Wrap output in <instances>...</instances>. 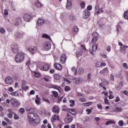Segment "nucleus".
Instances as JSON below:
<instances>
[{
	"instance_id": "nucleus-1",
	"label": "nucleus",
	"mask_w": 128,
	"mask_h": 128,
	"mask_svg": "<svg viewBox=\"0 0 128 128\" xmlns=\"http://www.w3.org/2000/svg\"><path fill=\"white\" fill-rule=\"evenodd\" d=\"M24 60V54L23 52H18L15 57L16 62H22Z\"/></svg>"
},
{
	"instance_id": "nucleus-2",
	"label": "nucleus",
	"mask_w": 128,
	"mask_h": 128,
	"mask_svg": "<svg viewBox=\"0 0 128 128\" xmlns=\"http://www.w3.org/2000/svg\"><path fill=\"white\" fill-rule=\"evenodd\" d=\"M74 117L68 113H67V116L64 119V122L66 124H70L72 122Z\"/></svg>"
},
{
	"instance_id": "nucleus-3",
	"label": "nucleus",
	"mask_w": 128,
	"mask_h": 128,
	"mask_svg": "<svg viewBox=\"0 0 128 128\" xmlns=\"http://www.w3.org/2000/svg\"><path fill=\"white\" fill-rule=\"evenodd\" d=\"M86 50V47L84 46V45L81 46V49L78 50L76 52V58H80V56H82V54L84 50Z\"/></svg>"
},
{
	"instance_id": "nucleus-4",
	"label": "nucleus",
	"mask_w": 128,
	"mask_h": 128,
	"mask_svg": "<svg viewBox=\"0 0 128 128\" xmlns=\"http://www.w3.org/2000/svg\"><path fill=\"white\" fill-rule=\"evenodd\" d=\"M50 48H52V44L50 43V42H46L44 45V49L45 50H50Z\"/></svg>"
},
{
	"instance_id": "nucleus-5",
	"label": "nucleus",
	"mask_w": 128,
	"mask_h": 128,
	"mask_svg": "<svg viewBox=\"0 0 128 128\" xmlns=\"http://www.w3.org/2000/svg\"><path fill=\"white\" fill-rule=\"evenodd\" d=\"M38 68H40L41 70H48L50 69V66L47 64L42 65V64H39L38 66Z\"/></svg>"
},
{
	"instance_id": "nucleus-6",
	"label": "nucleus",
	"mask_w": 128,
	"mask_h": 128,
	"mask_svg": "<svg viewBox=\"0 0 128 128\" xmlns=\"http://www.w3.org/2000/svg\"><path fill=\"white\" fill-rule=\"evenodd\" d=\"M11 104L14 108H16L20 106V104L18 100H16V99L12 98L10 100Z\"/></svg>"
},
{
	"instance_id": "nucleus-7",
	"label": "nucleus",
	"mask_w": 128,
	"mask_h": 128,
	"mask_svg": "<svg viewBox=\"0 0 128 128\" xmlns=\"http://www.w3.org/2000/svg\"><path fill=\"white\" fill-rule=\"evenodd\" d=\"M72 80H73L76 84H82V82H84L82 78L74 77H73V78H72Z\"/></svg>"
},
{
	"instance_id": "nucleus-8",
	"label": "nucleus",
	"mask_w": 128,
	"mask_h": 128,
	"mask_svg": "<svg viewBox=\"0 0 128 128\" xmlns=\"http://www.w3.org/2000/svg\"><path fill=\"white\" fill-rule=\"evenodd\" d=\"M28 122H30V124H32V122H34V114L29 112L28 114Z\"/></svg>"
},
{
	"instance_id": "nucleus-9",
	"label": "nucleus",
	"mask_w": 128,
	"mask_h": 128,
	"mask_svg": "<svg viewBox=\"0 0 128 128\" xmlns=\"http://www.w3.org/2000/svg\"><path fill=\"white\" fill-rule=\"evenodd\" d=\"M14 80H12V78L10 76H8L5 79V82L7 84H12Z\"/></svg>"
},
{
	"instance_id": "nucleus-10",
	"label": "nucleus",
	"mask_w": 128,
	"mask_h": 128,
	"mask_svg": "<svg viewBox=\"0 0 128 128\" xmlns=\"http://www.w3.org/2000/svg\"><path fill=\"white\" fill-rule=\"evenodd\" d=\"M66 60V56L64 54H62L60 58L61 64H64Z\"/></svg>"
},
{
	"instance_id": "nucleus-11",
	"label": "nucleus",
	"mask_w": 128,
	"mask_h": 128,
	"mask_svg": "<svg viewBox=\"0 0 128 128\" xmlns=\"http://www.w3.org/2000/svg\"><path fill=\"white\" fill-rule=\"evenodd\" d=\"M12 50L14 54H16L18 52V46L17 44L13 45L12 46Z\"/></svg>"
},
{
	"instance_id": "nucleus-12",
	"label": "nucleus",
	"mask_w": 128,
	"mask_h": 128,
	"mask_svg": "<svg viewBox=\"0 0 128 128\" xmlns=\"http://www.w3.org/2000/svg\"><path fill=\"white\" fill-rule=\"evenodd\" d=\"M56 120H60V116L55 114L52 116L51 122H54Z\"/></svg>"
},
{
	"instance_id": "nucleus-13",
	"label": "nucleus",
	"mask_w": 128,
	"mask_h": 128,
	"mask_svg": "<svg viewBox=\"0 0 128 128\" xmlns=\"http://www.w3.org/2000/svg\"><path fill=\"white\" fill-rule=\"evenodd\" d=\"M24 18V20L27 22H28L32 20V16L30 14H26Z\"/></svg>"
},
{
	"instance_id": "nucleus-14",
	"label": "nucleus",
	"mask_w": 128,
	"mask_h": 128,
	"mask_svg": "<svg viewBox=\"0 0 128 128\" xmlns=\"http://www.w3.org/2000/svg\"><path fill=\"white\" fill-rule=\"evenodd\" d=\"M90 11L85 10L84 12H83V16H84V18H88L89 16H90Z\"/></svg>"
},
{
	"instance_id": "nucleus-15",
	"label": "nucleus",
	"mask_w": 128,
	"mask_h": 128,
	"mask_svg": "<svg viewBox=\"0 0 128 128\" xmlns=\"http://www.w3.org/2000/svg\"><path fill=\"white\" fill-rule=\"evenodd\" d=\"M45 20L42 18H40L38 20V24L39 26H44V24L45 22Z\"/></svg>"
},
{
	"instance_id": "nucleus-16",
	"label": "nucleus",
	"mask_w": 128,
	"mask_h": 128,
	"mask_svg": "<svg viewBox=\"0 0 128 128\" xmlns=\"http://www.w3.org/2000/svg\"><path fill=\"white\" fill-rule=\"evenodd\" d=\"M54 68H55L58 70H62V64L58 63L54 64Z\"/></svg>"
},
{
	"instance_id": "nucleus-17",
	"label": "nucleus",
	"mask_w": 128,
	"mask_h": 128,
	"mask_svg": "<svg viewBox=\"0 0 128 128\" xmlns=\"http://www.w3.org/2000/svg\"><path fill=\"white\" fill-rule=\"evenodd\" d=\"M27 50L30 52H31V54H34V52H36V49L35 47L30 46L28 48Z\"/></svg>"
},
{
	"instance_id": "nucleus-18",
	"label": "nucleus",
	"mask_w": 128,
	"mask_h": 128,
	"mask_svg": "<svg viewBox=\"0 0 128 128\" xmlns=\"http://www.w3.org/2000/svg\"><path fill=\"white\" fill-rule=\"evenodd\" d=\"M72 0H67V4L66 6V10H70L72 8Z\"/></svg>"
},
{
	"instance_id": "nucleus-19",
	"label": "nucleus",
	"mask_w": 128,
	"mask_h": 128,
	"mask_svg": "<svg viewBox=\"0 0 128 128\" xmlns=\"http://www.w3.org/2000/svg\"><path fill=\"white\" fill-rule=\"evenodd\" d=\"M52 112L55 114H59L60 113V108L56 106H54L52 107Z\"/></svg>"
},
{
	"instance_id": "nucleus-20",
	"label": "nucleus",
	"mask_w": 128,
	"mask_h": 128,
	"mask_svg": "<svg viewBox=\"0 0 128 128\" xmlns=\"http://www.w3.org/2000/svg\"><path fill=\"white\" fill-rule=\"evenodd\" d=\"M50 88H55L58 90L60 92H62V88L60 86H58L56 85H51L50 86Z\"/></svg>"
},
{
	"instance_id": "nucleus-21",
	"label": "nucleus",
	"mask_w": 128,
	"mask_h": 128,
	"mask_svg": "<svg viewBox=\"0 0 128 128\" xmlns=\"http://www.w3.org/2000/svg\"><path fill=\"white\" fill-rule=\"evenodd\" d=\"M100 74H108V68H104L103 70L100 72Z\"/></svg>"
},
{
	"instance_id": "nucleus-22",
	"label": "nucleus",
	"mask_w": 128,
	"mask_h": 128,
	"mask_svg": "<svg viewBox=\"0 0 128 128\" xmlns=\"http://www.w3.org/2000/svg\"><path fill=\"white\" fill-rule=\"evenodd\" d=\"M15 36L16 38H22L24 36V34L20 33V32H18L16 34Z\"/></svg>"
},
{
	"instance_id": "nucleus-23",
	"label": "nucleus",
	"mask_w": 128,
	"mask_h": 128,
	"mask_svg": "<svg viewBox=\"0 0 128 128\" xmlns=\"http://www.w3.org/2000/svg\"><path fill=\"white\" fill-rule=\"evenodd\" d=\"M40 100H42V99L40 98L38 96H36V99L35 100V102L36 104H38V106H39V104H40Z\"/></svg>"
},
{
	"instance_id": "nucleus-24",
	"label": "nucleus",
	"mask_w": 128,
	"mask_h": 128,
	"mask_svg": "<svg viewBox=\"0 0 128 128\" xmlns=\"http://www.w3.org/2000/svg\"><path fill=\"white\" fill-rule=\"evenodd\" d=\"M98 36L94 37L91 40V44H94L96 42H98Z\"/></svg>"
},
{
	"instance_id": "nucleus-25",
	"label": "nucleus",
	"mask_w": 128,
	"mask_h": 128,
	"mask_svg": "<svg viewBox=\"0 0 128 128\" xmlns=\"http://www.w3.org/2000/svg\"><path fill=\"white\" fill-rule=\"evenodd\" d=\"M34 122L36 124H38L39 122H40V116H37V118L34 119Z\"/></svg>"
},
{
	"instance_id": "nucleus-26",
	"label": "nucleus",
	"mask_w": 128,
	"mask_h": 128,
	"mask_svg": "<svg viewBox=\"0 0 128 128\" xmlns=\"http://www.w3.org/2000/svg\"><path fill=\"white\" fill-rule=\"evenodd\" d=\"M35 6L36 8H42V4L40 1L37 0L35 3Z\"/></svg>"
},
{
	"instance_id": "nucleus-27",
	"label": "nucleus",
	"mask_w": 128,
	"mask_h": 128,
	"mask_svg": "<svg viewBox=\"0 0 128 128\" xmlns=\"http://www.w3.org/2000/svg\"><path fill=\"white\" fill-rule=\"evenodd\" d=\"M42 37L44 38H48V40H52V38H50V36L48 35V34H42Z\"/></svg>"
},
{
	"instance_id": "nucleus-28",
	"label": "nucleus",
	"mask_w": 128,
	"mask_h": 128,
	"mask_svg": "<svg viewBox=\"0 0 128 128\" xmlns=\"http://www.w3.org/2000/svg\"><path fill=\"white\" fill-rule=\"evenodd\" d=\"M116 124V122L112 120H110L109 121H107L105 124H106V126H108V124Z\"/></svg>"
},
{
	"instance_id": "nucleus-29",
	"label": "nucleus",
	"mask_w": 128,
	"mask_h": 128,
	"mask_svg": "<svg viewBox=\"0 0 128 128\" xmlns=\"http://www.w3.org/2000/svg\"><path fill=\"white\" fill-rule=\"evenodd\" d=\"M70 110H71V114H73V116H74V114H76V108H70Z\"/></svg>"
},
{
	"instance_id": "nucleus-30",
	"label": "nucleus",
	"mask_w": 128,
	"mask_h": 128,
	"mask_svg": "<svg viewBox=\"0 0 128 128\" xmlns=\"http://www.w3.org/2000/svg\"><path fill=\"white\" fill-rule=\"evenodd\" d=\"M122 86H124V82H120L119 84V86L116 88L117 90H120L122 88Z\"/></svg>"
},
{
	"instance_id": "nucleus-31",
	"label": "nucleus",
	"mask_w": 128,
	"mask_h": 128,
	"mask_svg": "<svg viewBox=\"0 0 128 128\" xmlns=\"http://www.w3.org/2000/svg\"><path fill=\"white\" fill-rule=\"evenodd\" d=\"M92 102H90L83 104V106H92Z\"/></svg>"
},
{
	"instance_id": "nucleus-32",
	"label": "nucleus",
	"mask_w": 128,
	"mask_h": 128,
	"mask_svg": "<svg viewBox=\"0 0 128 128\" xmlns=\"http://www.w3.org/2000/svg\"><path fill=\"white\" fill-rule=\"evenodd\" d=\"M54 80H58L60 78V76L58 75V74H54Z\"/></svg>"
},
{
	"instance_id": "nucleus-33",
	"label": "nucleus",
	"mask_w": 128,
	"mask_h": 128,
	"mask_svg": "<svg viewBox=\"0 0 128 128\" xmlns=\"http://www.w3.org/2000/svg\"><path fill=\"white\" fill-rule=\"evenodd\" d=\"M124 17L125 20H128V11H126L124 12Z\"/></svg>"
},
{
	"instance_id": "nucleus-34",
	"label": "nucleus",
	"mask_w": 128,
	"mask_h": 128,
	"mask_svg": "<svg viewBox=\"0 0 128 128\" xmlns=\"http://www.w3.org/2000/svg\"><path fill=\"white\" fill-rule=\"evenodd\" d=\"M92 50L93 52H96L98 50V45L95 44L92 46Z\"/></svg>"
},
{
	"instance_id": "nucleus-35",
	"label": "nucleus",
	"mask_w": 128,
	"mask_h": 128,
	"mask_svg": "<svg viewBox=\"0 0 128 128\" xmlns=\"http://www.w3.org/2000/svg\"><path fill=\"white\" fill-rule=\"evenodd\" d=\"M92 78V73H88L87 75V80L88 82H90Z\"/></svg>"
},
{
	"instance_id": "nucleus-36",
	"label": "nucleus",
	"mask_w": 128,
	"mask_h": 128,
	"mask_svg": "<svg viewBox=\"0 0 128 128\" xmlns=\"http://www.w3.org/2000/svg\"><path fill=\"white\" fill-rule=\"evenodd\" d=\"M0 32L2 34H4L6 32V30H4V28L2 27L0 28Z\"/></svg>"
},
{
	"instance_id": "nucleus-37",
	"label": "nucleus",
	"mask_w": 128,
	"mask_h": 128,
	"mask_svg": "<svg viewBox=\"0 0 128 128\" xmlns=\"http://www.w3.org/2000/svg\"><path fill=\"white\" fill-rule=\"evenodd\" d=\"M104 12V9L102 8H100L96 12V14H102Z\"/></svg>"
},
{
	"instance_id": "nucleus-38",
	"label": "nucleus",
	"mask_w": 128,
	"mask_h": 128,
	"mask_svg": "<svg viewBox=\"0 0 128 128\" xmlns=\"http://www.w3.org/2000/svg\"><path fill=\"white\" fill-rule=\"evenodd\" d=\"M73 31L74 32V34H76L78 32V26H75L74 28Z\"/></svg>"
},
{
	"instance_id": "nucleus-39",
	"label": "nucleus",
	"mask_w": 128,
	"mask_h": 128,
	"mask_svg": "<svg viewBox=\"0 0 128 128\" xmlns=\"http://www.w3.org/2000/svg\"><path fill=\"white\" fill-rule=\"evenodd\" d=\"M84 70L82 68H79L78 69V72L80 74H84Z\"/></svg>"
},
{
	"instance_id": "nucleus-40",
	"label": "nucleus",
	"mask_w": 128,
	"mask_h": 128,
	"mask_svg": "<svg viewBox=\"0 0 128 128\" xmlns=\"http://www.w3.org/2000/svg\"><path fill=\"white\" fill-rule=\"evenodd\" d=\"M43 100L44 102H47L48 104H50V100H48V99L47 98H46V97H43Z\"/></svg>"
},
{
	"instance_id": "nucleus-41",
	"label": "nucleus",
	"mask_w": 128,
	"mask_h": 128,
	"mask_svg": "<svg viewBox=\"0 0 128 128\" xmlns=\"http://www.w3.org/2000/svg\"><path fill=\"white\" fill-rule=\"evenodd\" d=\"M96 106L98 110H102V106L100 104H96Z\"/></svg>"
},
{
	"instance_id": "nucleus-42",
	"label": "nucleus",
	"mask_w": 128,
	"mask_h": 128,
	"mask_svg": "<svg viewBox=\"0 0 128 128\" xmlns=\"http://www.w3.org/2000/svg\"><path fill=\"white\" fill-rule=\"evenodd\" d=\"M92 108L89 109V108H87L86 110V112H87V114H92Z\"/></svg>"
},
{
	"instance_id": "nucleus-43",
	"label": "nucleus",
	"mask_w": 128,
	"mask_h": 128,
	"mask_svg": "<svg viewBox=\"0 0 128 128\" xmlns=\"http://www.w3.org/2000/svg\"><path fill=\"white\" fill-rule=\"evenodd\" d=\"M20 112L22 114H24V109L22 108H20V110H19Z\"/></svg>"
},
{
	"instance_id": "nucleus-44",
	"label": "nucleus",
	"mask_w": 128,
	"mask_h": 128,
	"mask_svg": "<svg viewBox=\"0 0 128 128\" xmlns=\"http://www.w3.org/2000/svg\"><path fill=\"white\" fill-rule=\"evenodd\" d=\"M11 94H12V96H18V92H12Z\"/></svg>"
},
{
	"instance_id": "nucleus-45",
	"label": "nucleus",
	"mask_w": 128,
	"mask_h": 128,
	"mask_svg": "<svg viewBox=\"0 0 128 128\" xmlns=\"http://www.w3.org/2000/svg\"><path fill=\"white\" fill-rule=\"evenodd\" d=\"M80 102H86V98H80Z\"/></svg>"
},
{
	"instance_id": "nucleus-46",
	"label": "nucleus",
	"mask_w": 128,
	"mask_h": 128,
	"mask_svg": "<svg viewBox=\"0 0 128 128\" xmlns=\"http://www.w3.org/2000/svg\"><path fill=\"white\" fill-rule=\"evenodd\" d=\"M118 124L120 126H124V121H122V120H120L118 122Z\"/></svg>"
},
{
	"instance_id": "nucleus-47",
	"label": "nucleus",
	"mask_w": 128,
	"mask_h": 128,
	"mask_svg": "<svg viewBox=\"0 0 128 128\" xmlns=\"http://www.w3.org/2000/svg\"><path fill=\"white\" fill-rule=\"evenodd\" d=\"M34 76L36 78H40V74L39 72H35Z\"/></svg>"
},
{
	"instance_id": "nucleus-48",
	"label": "nucleus",
	"mask_w": 128,
	"mask_h": 128,
	"mask_svg": "<svg viewBox=\"0 0 128 128\" xmlns=\"http://www.w3.org/2000/svg\"><path fill=\"white\" fill-rule=\"evenodd\" d=\"M80 6L81 7L84 8L86 6V3H84V2H80Z\"/></svg>"
},
{
	"instance_id": "nucleus-49",
	"label": "nucleus",
	"mask_w": 128,
	"mask_h": 128,
	"mask_svg": "<svg viewBox=\"0 0 128 128\" xmlns=\"http://www.w3.org/2000/svg\"><path fill=\"white\" fill-rule=\"evenodd\" d=\"M20 118V117L16 114V112H14V120H18Z\"/></svg>"
},
{
	"instance_id": "nucleus-50",
	"label": "nucleus",
	"mask_w": 128,
	"mask_h": 128,
	"mask_svg": "<svg viewBox=\"0 0 128 128\" xmlns=\"http://www.w3.org/2000/svg\"><path fill=\"white\" fill-rule=\"evenodd\" d=\"M110 80H112V82L114 81V76L112 74H111L110 75Z\"/></svg>"
},
{
	"instance_id": "nucleus-51",
	"label": "nucleus",
	"mask_w": 128,
	"mask_h": 128,
	"mask_svg": "<svg viewBox=\"0 0 128 128\" xmlns=\"http://www.w3.org/2000/svg\"><path fill=\"white\" fill-rule=\"evenodd\" d=\"M69 18L70 20H76V17H74V16L71 15L69 16Z\"/></svg>"
},
{
	"instance_id": "nucleus-52",
	"label": "nucleus",
	"mask_w": 128,
	"mask_h": 128,
	"mask_svg": "<svg viewBox=\"0 0 128 128\" xmlns=\"http://www.w3.org/2000/svg\"><path fill=\"white\" fill-rule=\"evenodd\" d=\"M65 90L66 92H68V90H70V88L68 86H66Z\"/></svg>"
},
{
	"instance_id": "nucleus-53",
	"label": "nucleus",
	"mask_w": 128,
	"mask_h": 128,
	"mask_svg": "<svg viewBox=\"0 0 128 128\" xmlns=\"http://www.w3.org/2000/svg\"><path fill=\"white\" fill-rule=\"evenodd\" d=\"M29 112H31V114H34V112H35L34 108H30L29 110Z\"/></svg>"
},
{
	"instance_id": "nucleus-54",
	"label": "nucleus",
	"mask_w": 128,
	"mask_h": 128,
	"mask_svg": "<svg viewBox=\"0 0 128 128\" xmlns=\"http://www.w3.org/2000/svg\"><path fill=\"white\" fill-rule=\"evenodd\" d=\"M92 8V6L90 5L88 6L87 8V10H91Z\"/></svg>"
},
{
	"instance_id": "nucleus-55",
	"label": "nucleus",
	"mask_w": 128,
	"mask_h": 128,
	"mask_svg": "<svg viewBox=\"0 0 128 128\" xmlns=\"http://www.w3.org/2000/svg\"><path fill=\"white\" fill-rule=\"evenodd\" d=\"M100 64H101V63H100V62H97L96 63V66L97 67V68H100Z\"/></svg>"
},
{
	"instance_id": "nucleus-56",
	"label": "nucleus",
	"mask_w": 128,
	"mask_h": 128,
	"mask_svg": "<svg viewBox=\"0 0 128 128\" xmlns=\"http://www.w3.org/2000/svg\"><path fill=\"white\" fill-rule=\"evenodd\" d=\"M92 36H94V38L95 36H98V32H94L92 34Z\"/></svg>"
},
{
	"instance_id": "nucleus-57",
	"label": "nucleus",
	"mask_w": 128,
	"mask_h": 128,
	"mask_svg": "<svg viewBox=\"0 0 128 128\" xmlns=\"http://www.w3.org/2000/svg\"><path fill=\"white\" fill-rule=\"evenodd\" d=\"M104 104H109L108 100L106 98H104Z\"/></svg>"
},
{
	"instance_id": "nucleus-58",
	"label": "nucleus",
	"mask_w": 128,
	"mask_h": 128,
	"mask_svg": "<svg viewBox=\"0 0 128 128\" xmlns=\"http://www.w3.org/2000/svg\"><path fill=\"white\" fill-rule=\"evenodd\" d=\"M8 116L10 118H12V113L8 114Z\"/></svg>"
},
{
	"instance_id": "nucleus-59",
	"label": "nucleus",
	"mask_w": 128,
	"mask_h": 128,
	"mask_svg": "<svg viewBox=\"0 0 128 128\" xmlns=\"http://www.w3.org/2000/svg\"><path fill=\"white\" fill-rule=\"evenodd\" d=\"M53 94L54 95V96H58V92L56 91H53Z\"/></svg>"
},
{
	"instance_id": "nucleus-60",
	"label": "nucleus",
	"mask_w": 128,
	"mask_h": 128,
	"mask_svg": "<svg viewBox=\"0 0 128 128\" xmlns=\"http://www.w3.org/2000/svg\"><path fill=\"white\" fill-rule=\"evenodd\" d=\"M4 16H7V14H8V10H4Z\"/></svg>"
},
{
	"instance_id": "nucleus-61",
	"label": "nucleus",
	"mask_w": 128,
	"mask_h": 128,
	"mask_svg": "<svg viewBox=\"0 0 128 128\" xmlns=\"http://www.w3.org/2000/svg\"><path fill=\"white\" fill-rule=\"evenodd\" d=\"M120 100V98H118V96H117L115 100V102H118Z\"/></svg>"
},
{
	"instance_id": "nucleus-62",
	"label": "nucleus",
	"mask_w": 128,
	"mask_h": 128,
	"mask_svg": "<svg viewBox=\"0 0 128 128\" xmlns=\"http://www.w3.org/2000/svg\"><path fill=\"white\" fill-rule=\"evenodd\" d=\"M36 94V91L34 90H32L30 91V94Z\"/></svg>"
},
{
	"instance_id": "nucleus-63",
	"label": "nucleus",
	"mask_w": 128,
	"mask_h": 128,
	"mask_svg": "<svg viewBox=\"0 0 128 128\" xmlns=\"http://www.w3.org/2000/svg\"><path fill=\"white\" fill-rule=\"evenodd\" d=\"M123 66H124V68H126V70H128V66L126 65V63H124V64H123Z\"/></svg>"
},
{
	"instance_id": "nucleus-64",
	"label": "nucleus",
	"mask_w": 128,
	"mask_h": 128,
	"mask_svg": "<svg viewBox=\"0 0 128 128\" xmlns=\"http://www.w3.org/2000/svg\"><path fill=\"white\" fill-rule=\"evenodd\" d=\"M71 70L73 72H74V74H76V70L74 68H72Z\"/></svg>"
}]
</instances>
